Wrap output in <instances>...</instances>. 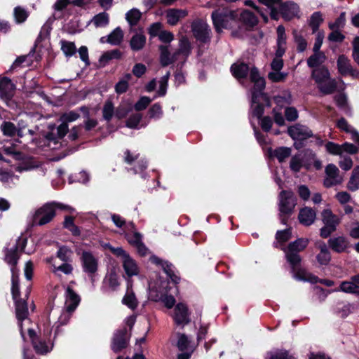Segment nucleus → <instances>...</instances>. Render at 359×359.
<instances>
[{
	"label": "nucleus",
	"mask_w": 359,
	"mask_h": 359,
	"mask_svg": "<svg viewBox=\"0 0 359 359\" xmlns=\"http://www.w3.org/2000/svg\"><path fill=\"white\" fill-rule=\"evenodd\" d=\"M170 45L159 46L160 62L163 67L178 62L177 68L181 69L191 53V46L189 39L182 36L179 40L178 48L172 54L169 50Z\"/></svg>",
	"instance_id": "obj_1"
},
{
	"label": "nucleus",
	"mask_w": 359,
	"mask_h": 359,
	"mask_svg": "<svg viewBox=\"0 0 359 359\" xmlns=\"http://www.w3.org/2000/svg\"><path fill=\"white\" fill-rule=\"evenodd\" d=\"M72 210L68 205L61 203H47L38 208L32 216V225L43 226L49 223L55 216L56 208Z\"/></svg>",
	"instance_id": "obj_2"
},
{
	"label": "nucleus",
	"mask_w": 359,
	"mask_h": 359,
	"mask_svg": "<svg viewBox=\"0 0 359 359\" xmlns=\"http://www.w3.org/2000/svg\"><path fill=\"white\" fill-rule=\"evenodd\" d=\"M211 17L216 32L220 33L223 29L232 27V24L238 17V13L228 8H222L214 11Z\"/></svg>",
	"instance_id": "obj_3"
},
{
	"label": "nucleus",
	"mask_w": 359,
	"mask_h": 359,
	"mask_svg": "<svg viewBox=\"0 0 359 359\" xmlns=\"http://www.w3.org/2000/svg\"><path fill=\"white\" fill-rule=\"evenodd\" d=\"M309 243V239L301 238L288 244L287 248L285 249L284 251L286 260L290 264V266L300 264L302 257L299 253L307 247Z\"/></svg>",
	"instance_id": "obj_4"
},
{
	"label": "nucleus",
	"mask_w": 359,
	"mask_h": 359,
	"mask_svg": "<svg viewBox=\"0 0 359 359\" xmlns=\"http://www.w3.org/2000/svg\"><path fill=\"white\" fill-rule=\"evenodd\" d=\"M50 131L45 135V142L47 146L51 149H56L60 146V140L65 136L68 131V126L65 123H61L59 126L55 125L49 126Z\"/></svg>",
	"instance_id": "obj_5"
},
{
	"label": "nucleus",
	"mask_w": 359,
	"mask_h": 359,
	"mask_svg": "<svg viewBox=\"0 0 359 359\" xmlns=\"http://www.w3.org/2000/svg\"><path fill=\"white\" fill-rule=\"evenodd\" d=\"M322 221L324 226L320 229V236L327 238L336 231L337 226L340 223V218L334 215L330 209H325L322 212Z\"/></svg>",
	"instance_id": "obj_6"
},
{
	"label": "nucleus",
	"mask_w": 359,
	"mask_h": 359,
	"mask_svg": "<svg viewBox=\"0 0 359 359\" xmlns=\"http://www.w3.org/2000/svg\"><path fill=\"white\" fill-rule=\"evenodd\" d=\"M131 333H130L126 327H122L116 330L111 338V348L118 353L125 349L129 344Z\"/></svg>",
	"instance_id": "obj_7"
},
{
	"label": "nucleus",
	"mask_w": 359,
	"mask_h": 359,
	"mask_svg": "<svg viewBox=\"0 0 359 359\" xmlns=\"http://www.w3.org/2000/svg\"><path fill=\"white\" fill-rule=\"evenodd\" d=\"M278 208L282 214H292L297 205V198L290 190H283L278 196Z\"/></svg>",
	"instance_id": "obj_8"
},
{
	"label": "nucleus",
	"mask_w": 359,
	"mask_h": 359,
	"mask_svg": "<svg viewBox=\"0 0 359 359\" xmlns=\"http://www.w3.org/2000/svg\"><path fill=\"white\" fill-rule=\"evenodd\" d=\"M250 81L254 83L252 89V102H257L260 100V97L264 95V90L265 88L266 82L263 77L259 75L257 68L253 67L250 72Z\"/></svg>",
	"instance_id": "obj_9"
},
{
	"label": "nucleus",
	"mask_w": 359,
	"mask_h": 359,
	"mask_svg": "<svg viewBox=\"0 0 359 359\" xmlns=\"http://www.w3.org/2000/svg\"><path fill=\"white\" fill-rule=\"evenodd\" d=\"M318 90L324 95L333 94L335 91H344L346 84L341 79L338 80L332 79L330 76L329 79H325L322 83L316 85Z\"/></svg>",
	"instance_id": "obj_10"
},
{
	"label": "nucleus",
	"mask_w": 359,
	"mask_h": 359,
	"mask_svg": "<svg viewBox=\"0 0 359 359\" xmlns=\"http://www.w3.org/2000/svg\"><path fill=\"white\" fill-rule=\"evenodd\" d=\"M191 30L194 37L202 44L210 42L211 29L208 25L202 20L194 21L191 25Z\"/></svg>",
	"instance_id": "obj_11"
},
{
	"label": "nucleus",
	"mask_w": 359,
	"mask_h": 359,
	"mask_svg": "<svg viewBox=\"0 0 359 359\" xmlns=\"http://www.w3.org/2000/svg\"><path fill=\"white\" fill-rule=\"evenodd\" d=\"M81 262L83 272L92 277L98 269V259L89 251H83L81 255Z\"/></svg>",
	"instance_id": "obj_12"
},
{
	"label": "nucleus",
	"mask_w": 359,
	"mask_h": 359,
	"mask_svg": "<svg viewBox=\"0 0 359 359\" xmlns=\"http://www.w3.org/2000/svg\"><path fill=\"white\" fill-rule=\"evenodd\" d=\"M289 136L294 140H305L313 137V134L306 126L297 123L287 128Z\"/></svg>",
	"instance_id": "obj_13"
},
{
	"label": "nucleus",
	"mask_w": 359,
	"mask_h": 359,
	"mask_svg": "<svg viewBox=\"0 0 359 359\" xmlns=\"http://www.w3.org/2000/svg\"><path fill=\"white\" fill-rule=\"evenodd\" d=\"M15 314L16 318L18 320V326L20 331V334L23 340H25V334L23 332L22 328V321L28 319L29 311L27 308V304L25 300H22L20 299L15 300Z\"/></svg>",
	"instance_id": "obj_14"
},
{
	"label": "nucleus",
	"mask_w": 359,
	"mask_h": 359,
	"mask_svg": "<svg viewBox=\"0 0 359 359\" xmlns=\"http://www.w3.org/2000/svg\"><path fill=\"white\" fill-rule=\"evenodd\" d=\"M120 285L118 276L114 269L108 271L103 280L101 290L103 293L116 291Z\"/></svg>",
	"instance_id": "obj_15"
},
{
	"label": "nucleus",
	"mask_w": 359,
	"mask_h": 359,
	"mask_svg": "<svg viewBox=\"0 0 359 359\" xmlns=\"http://www.w3.org/2000/svg\"><path fill=\"white\" fill-rule=\"evenodd\" d=\"M325 173L326 177L324 180L323 184L326 187H331L340 184L343 180L342 177L339 175L338 168L332 163L326 166Z\"/></svg>",
	"instance_id": "obj_16"
},
{
	"label": "nucleus",
	"mask_w": 359,
	"mask_h": 359,
	"mask_svg": "<svg viewBox=\"0 0 359 359\" xmlns=\"http://www.w3.org/2000/svg\"><path fill=\"white\" fill-rule=\"evenodd\" d=\"M28 334L36 353L43 355L50 351L51 348L48 346L46 341L38 337L33 329L28 328Z\"/></svg>",
	"instance_id": "obj_17"
},
{
	"label": "nucleus",
	"mask_w": 359,
	"mask_h": 359,
	"mask_svg": "<svg viewBox=\"0 0 359 359\" xmlns=\"http://www.w3.org/2000/svg\"><path fill=\"white\" fill-rule=\"evenodd\" d=\"M337 66L339 73L343 76L350 75L356 77L358 74V72L353 68L350 60L344 55L339 56Z\"/></svg>",
	"instance_id": "obj_18"
},
{
	"label": "nucleus",
	"mask_w": 359,
	"mask_h": 359,
	"mask_svg": "<svg viewBox=\"0 0 359 359\" xmlns=\"http://www.w3.org/2000/svg\"><path fill=\"white\" fill-rule=\"evenodd\" d=\"M174 320L178 325H185L190 322L189 313L187 306L183 303H179L175 308Z\"/></svg>",
	"instance_id": "obj_19"
},
{
	"label": "nucleus",
	"mask_w": 359,
	"mask_h": 359,
	"mask_svg": "<svg viewBox=\"0 0 359 359\" xmlns=\"http://www.w3.org/2000/svg\"><path fill=\"white\" fill-rule=\"evenodd\" d=\"M300 264H296L291 266V273L294 279L299 281H307L312 283H317L318 277L308 272L305 269L299 266Z\"/></svg>",
	"instance_id": "obj_20"
},
{
	"label": "nucleus",
	"mask_w": 359,
	"mask_h": 359,
	"mask_svg": "<svg viewBox=\"0 0 359 359\" xmlns=\"http://www.w3.org/2000/svg\"><path fill=\"white\" fill-rule=\"evenodd\" d=\"M81 298L74 290L67 287L65 292V307L69 313L73 312L79 304Z\"/></svg>",
	"instance_id": "obj_21"
},
{
	"label": "nucleus",
	"mask_w": 359,
	"mask_h": 359,
	"mask_svg": "<svg viewBox=\"0 0 359 359\" xmlns=\"http://www.w3.org/2000/svg\"><path fill=\"white\" fill-rule=\"evenodd\" d=\"M15 90V85L12 81L4 77L0 81V97L6 100L11 99Z\"/></svg>",
	"instance_id": "obj_22"
},
{
	"label": "nucleus",
	"mask_w": 359,
	"mask_h": 359,
	"mask_svg": "<svg viewBox=\"0 0 359 359\" xmlns=\"http://www.w3.org/2000/svg\"><path fill=\"white\" fill-rule=\"evenodd\" d=\"M316 218V212L310 207H304L300 209L298 219L304 226H311L314 223Z\"/></svg>",
	"instance_id": "obj_23"
},
{
	"label": "nucleus",
	"mask_w": 359,
	"mask_h": 359,
	"mask_svg": "<svg viewBox=\"0 0 359 359\" xmlns=\"http://www.w3.org/2000/svg\"><path fill=\"white\" fill-rule=\"evenodd\" d=\"M299 12V6L293 2L283 4L280 0V13L286 20H290L295 17Z\"/></svg>",
	"instance_id": "obj_24"
},
{
	"label": "nucleus",
	"mask_w": 359,
	"mask_h": 359,
	"mask_svg": "<svg viewBox=\"0 0 359 359\" xmlns=\"http://www.w3.org/2000/svg\"><path fill=\"white\" fill-rule=\"evenodd\" d=\"M187 15L188 12L187 10L170 8L166 11L165 17L168 24L171 26H175Z\"/></svg>",
	"instance_id": "obj_25"
},
{
	"label": "nucleus",
	"mask_w": 359,
	"mask_h": 359,
	"mask_svg": "<svg viewBox=\"0 0 359 359\" xmlns=\"http://www.w3.org/2000/svg\"><path fill=\"white\" fill-rule=\"evenodd\" d=\"M328 244L333 251L341 253L348 248L349 243L344 236H338L330 238Z\"/></svg>",
	"instance_id": "obj_26"
},
{
	"label": "nucleus",
	"mask_w": 359,
	"mask_h": 359,
	"mask_svg": "<svg viewBox=\"0 0 359 359\" xmlns=\"http://www.w3.org/2000/svg\"><path fill=\"white\" fill-rule=\"evenodd\" d=\"M250 68L246 63L237 62L233 63L231 67V72L233 76L237 79H245L250 72Z\"/></svg>",
	"instance_id": "obj_27"
},
{
	"label": "nucleus",
	"mask_w": 359,
	"mask_h": 359,
	"mask_svg": "<svg viewBox=\"0 0 359 359\" xmlns=\"http://www.w3.org/2000/svg\"><path fill=\"white\" fill-rule=\"evenodd\" d=\"M20 254L18 250L14 247L5 250V262L11 266V271L14 269L15 271H19L16 265L20 259Z\"/></svg>",
	"instance_id": "obj_28"
},
{
	"label": "nucleus",
	"mask_w": 359,
	"mask_h": 359,
	"mask_svg": "<svg viewBox=\"0 0 359 359\" xmlns=\"http://www.w3.org/2000/svg\"><path fill=\"white\" fill-rule=\"evenodd\" d=\"M132 287V283L130 280H128V290L124 295L122 303L127 306L131 310H135L138 306V301L133 292V290L130 288Z\"/></svg>",
	"instance_id": "obj_29"
},
{
	"label": "nucleus",
	"mask_w": 359,
	"mask_h": 359,
	"mask_svg": "<svg viewBox=\"0 0 359 359\" xmlns=\"http://www.w3.org/2000/svg\"><path fill=\"white\" fill-rule=\"evenodd\" d=\"M123 267L126 274L128 277H132L133 276H137L139 273V267L136 263V262L128 255L126 258L122 260Z\"/></svg>",
	"instance_id": "obj_30"
},
{
	"label": "nucleus",
	"mask_w": 359,
	"mask_h": 359,
	"mask_svg": "<svg viewBox=\"0 0 359 359\" xmlns=\"http://www.w3.org/2000/svg\"><path fill=\"white\" fill-rule=\"evenodd\" d=\"M325 60L326 56L323 52H313L307 59L306 63L309 67L315 69L323 66L322 65L325 62Z\"/></svg>",
	"instance_id": "obj_31"
},
{
	"label": "nucleus",
	"mask_w": 359,
	"mask_h": 359,
	"mask_svg": "<svg viewBox=\"0 0 359 359\" xmlns=\"http://www.w3.org/2000/svg\"><path fill=\"white\" fill-rule=\"evenodd\" d=\"M330 76V72L325 66L315 68L311 72V78L314 80L316 85L322 83L325 79H329Z\"/></svg>",
	"instance_id": "obj_32"
},
{
	"label": "nucleus",
	"mask_w": 359,
	"mask_h": 359,
	"mask_svg": "<svg viewBox=\"0 0 359 359\" xmlns=\"http://www.w3.org/2000/svg\"><path fill=\"white\" fill-rule=\"evenodd\" d=\"M320 252L316 256V259L320 265H327L331 259V255L327 246L322 243L318 246Z\"/></svg>",
	"instance_id": "obj_33"
},
{
	"label": "nucleus",
	"mask_w": 359,
	"mask_h": 359,
	"mask_svg": "<svg viewBox=\"0 0 359 359\" xmlns=\"http://www.w3.org/2000/svg\"><path fill=\"white\" fill-rule=\"evenodd\" d=\"M238 15L240 16V20L249 28L253 27L258 22L257 17L249 11L245 10L238 14Z\"/></svg>",
	"instance_id": "obj_34"
},
{
	"label": "nucleus",
	"mask_w": 359,
	"mask_h": 359,
	"mask_svg": "<svg viewBox=\"0 0 359 359\" xmlns=\"http://www.w3.org/2000/svg\"><path fill=\"white\" fill-rule=\"evenodd\" d=\"M146 43V36L142 33H136L130 39V46L133 50H142Z\"/></svg>",
	"instance_id": "obj_35"
},
{
	"label": "nucleus",
	"mask_w": 359,
	"mask_h": 359,
	"mask_svg": "<svg viewBox=\"0 0 359 359\" xmlns=\"http://www.w3.org/2000/svg\"><path fill=\"white\" fill-rule=\"evenodd\" d=\"M339 290L345 293L359 294V285L351 280L342 281L339 285Z\"/></svg>",
	"instance_id": "obj_36"
},
{
	"label": "nucleus",
	"mask_w": 359,
	"mask_h": 359,
	"mask_svg": "<svg viewBox=\"0 0 359 359\" xmlns=\"http://www.w3.org/2000/svg\"><path fill=\"white\" fill-rule=\"evenodd\" d=\"M323 21L322 13L320 11H316L311 15L308 20V25L311 28L313 33H316L318 30Z\"/></svg>",
	"instance_id": "obj_37"
},
{
	"label": "nucleus",
	"mask_w": 359,
	"mask_h": 359,
	"mask_svg": "<svg viewBox=\"0 0 359 359\" xmlns=\"http://www.w3.org/2000/svg\"><path fill=\"white\" fill-rule=\"evenodd\" d=\"M262 4L266 5L270 9V16L273 20H278L280 10V0H258Z\"/></svg>",
	"instance_id": "obj_38"
},
{
	"label": "nucleus",
	"mask_w": 359,
	"mask_h": 359,
	"mask_svg": "<svg viewBox=\"0 0 359 359\" xmlns=\"http://www.w3.org/2000/svg\"><path fill=\"white\" fill-rule=\"evenodd\" d=\"M123 39V32L122 29L118 27L114 29L107 37V43L111 45L118 46Z\"/></svg>",
	"instance_id": "obj_39"
},
{
	"label": "nucleus",
	"mask_w": 359,
	"mask_h": 359,
	"mask_svg": "<svg viewBox=\"0 0 359 359\" xmlns=\"http://www.w3.org/2000/svg\"><path fill=\"white\" fill-rule=\"evenodd\" d=\"M12 277H11V293L13 300L20 299V287H19V271H15L12 269Z\"/></svg>",
	"instance_id": "obj_40"
},
{
	"label": "nucleus",
	"mask_w": 359,
	"mask_h": 359,
	"mask_svg": "<svg viewBox=\"0 0 359 359\" xmlns=\"http://www.w3.org/2000/svg\"><path fill=\"white\" fill-rule=\"evenodd\" d=\"M91 22L95 27H104L109 22V14L106 12L100 13L93 18Z\"/></svg>",
	"instance_id": "obj_41"
},
{
	"label": "nucleus",
	"mask_w": 359,
	"mask_h": 359,
	"mask_svg": "<svg viewBox=\"0 0 359 359\" xmlns=\"http://www.w3.org/2000/svg\"><path fill=\"white\" fill-rule=\"evenodd\" d=\"M121 57L120 50H111L104 52L100 57L99 62L102 66H105L112 59H119Z\"/></svg>",
	"instance_id": "obj_42"
},
{
	"label": "nucleus",
	"mask_w": 359,
	"mask_h": 359,
	"mask_svg": "<svg viewBox=\"0 0 359 359\" xmlns=\"http://www.w3.org/2000/svg\"><path fill=\"white\" fill-rule=\"evenodd\" d=\"M17 143H20L19 140H15L11 146L3 147V150L5 154L12 156L15 159L20 160L22 158V154L16 149Z\"/></svg>",
	"instance_id": "obj_43"
},
{
	"label": "nucleus",
	"mask_w": 359,
	"mask_h": 359,
	"mask_svg": "<svg viewBox=\"0 0 359 359\" xmlns=\"http://www.w3.org/2000/svg\"><path fill=\"white\" fill-rule=\"evenodd\" d=\"M294 41L297 44V50L299 53H302L306 50L308 43L304 37L300 34L297 30L292 32Z\"/></svg>",
	"instance_id": "obj_44"
},
{
	"label": "nucleus",
	"mask_w": 359,
	"mask_h": 359,
	"mask_svg": "<svg viewBox=\"0 0 359 359\" xmlns=\"http://www.w3.org/2000/svg\"><path fill=\"white\" fill-rule=\"evenodd\" d=\"M0 129L4 135L13 137L16 134L17 127L11 121H3L0 126Z\"/></svg>",
	"instance_id": "obj_45"
},
{
	"label": "nucleus",
	"mask_w": 359,
	"mask_h": 359,
	"mask_svg": "<svg viewBox=\"0 0 359 359\" xmlns=\"http://www.w3.org/2000/svg\"><path fill=\"white\" fill-rule=\"evenodd\" d=\"M273 99L276 104V107L280 109L285 105H290L292 103V95L290 93H286L283 95L275 96Z\"/></svg>",
	"instance_id": "obj_46"
},
{
	"label": "nucleus",
	"mask_w": 359,
	"mask_h": 359,
	"mask_svg": "<svg viewBox=\"0 0 359 359\" xmlns=\"http://www.w3.org/2000/svg\"><path fill=\"white\" fill-rule=\"evenodd\" d=\"M163 270L170 278L172 283L175 284H178L180 283V278L176 273L175 268L172 264L168 262L167 264H164Z\"/></svg>",
	"instance_id": "obj_47"
},
{
	"label": "nucleus",
	"mask_w": 359,
	"mask_h": 359,
	"mask_svg": "<svg viewBox=\"0 0 359 359\" xmlns=\"http://www.w3.org/2000/svg\"><path fill=\"white\" fill-rule=\"evenodd\" d=\"M114 115H115L114 104L111 100H107L102 108L103 118L107 121H110Z\"/></svg>",
	"instance_id": "obj_48"
},
{
	"label": "nucleus",
	"mask_w": 359,
	"mask_h": 359,
	"mask_svg": "<svg viewBox=\"0 0 359 359\" xmlns=\"http://www.w3.org/2000/svg\"><path fill=\"white\" fill-rule=\"evenodd\" d=\"M61 50L66 57H71L75 54L76 48L73 42L67 41L65 40L61 41Z\"/></svg>",
	"instance_id": "obj_49"
},
{
	"label": "nucleus",
	"mask_w": 359,
	"mask_h": 359,
	"mask_svg": "<svg viewBox=\"0 0 359 359\" xmlns=\"http://www.w3.org/2000/svg\"><path fill=\"white\" fill-rule=\"evenodd\" d=\"M141 15L142 13L138 9L133 8L127 12L126 14V18L128 23L133 26L137 24L141 18Z\"/></svg>",
	"instance_id": "obj_50"
},
{
	"label": "nucleus",
	"mask_w": 359,
	"mask_h": 359,
	"mask_svg": "<svg viewBox=\"0 0 359 359\" xmlns=\"http://www.w3.org/2000/svg\"><path fill=\"white\" fill-rule=\"evenodd\" d=\"M125 238L128 242L133 246L135 247L142 241V236L140 233L134 231L125 234Z\"/></svg>",
	"instance_id": "obj_51"
},
{
	"label": "nucleus",
	"mask_w": 359,
	"mask_h": 359,
	"mask_svg": "<svg viewBox=\"0 0 359 359\" xmlns=\"http://www.w3.org/2000/svg\"><path fill=\"white\" fill-rule=\"evenodd\" d=\"M291 154V149L288 147H279L274 150L273 156H275L279 162H283Z\"/></svg>",
	"instance_id": "obj_52"
},
{
	"label": "nucleus",
	"mask_w": 359,
	"mask_h": 359,
	"mask_svg": "<svg viewBox=\"0 0 359 359\" xmlns=\"http://www.w3.org/2000/svg\"><path fill=\"white\" fill-rule=\"evenodd\" d=\"M170 76V72H168L163 76L159 81V88L157 91L158 96L163 97L166 94L168 80Z\"/></svg>",
	"instance_id": "obj_53"
},
{
	"label": "nucleus",
	"mask_w": 359,
	"mask_h": 359,
	"mask_svg": "<svg viewBox=\"0 0 359 359\" xmlns=\"http://www.w3.org/2000/svg\"><path fill=\"white\" fill-rule=\"evenodd\" d=\"M72 254V252L69 248L61 246L57 252V257L64 262H67L71 261Z\"/></svg>",
	"instance_id": "obj_54"
},
{
	"label": "nucleus",
	"mask_w": 359,
	"mask_h": 359,
	"mask_svg": "<svg viewBox=\"0 0 359 359\" xmlns=\"http://www.w3.org/2000/svg\"><path fill=\"white\" fill-rule=\"evenodd\" d=\"M28 15L29 14L25 8L20 6H17L15 8L14 17L17 23L24 22L28 18Z\"/></svg>",
	"instance_id": "obj_55"
},
{
	"label": "nucleus",
	"mask_w": 359,
	"mask_h": 359,
	"mask_svg": "<svg viewBox=\"0 0 359 359\" xmlns=\"http://www.w3.org/2000/svg\"><path fill=\"white\" fill-rule=\"evenodd\" d=\"M251 109L252 116L259 119L264 112V104L261 103L260 100L255 103L252 101Z\"/></svg>",
	"instance_id": "obj_56"
},
{
	"label": "nucleus",
	"mask_w": 359,
	"mask_h": 359,
	"mask_svg": "<svg viewBox=\"0 0 359 359\" xmlns=\"http://www.w3.org/2000/svg\"><path fill=\"white\" fill-rule=\"evenodd\" d=\"M69 262H64L62 264L58 266L53 265V272L55 274H57L59 271L65 273V275L71 274L73 271V266Z\"/></svg>",
	"instance_id": "obj_57"
},
{
	"label": "nucleus",
	"mask_w": 359,
	"mask_h": 359,
	"mask_svg": "<svg viewBox=\"0 0 359 359\" xmlns=\"http://www.w3.org/2000/svg\"><path fill=\"white\" fill-rule=\"evenodd\" d=\"M346 22V13L342 12L334 22L329 23V28L332 30L339 29L344 27Z\"/></svg>",
	"instance_id": "obj_58"
},
{
	"label": "nucleus",
	"mask_w": 359,
	"mask_h": 359,
	"mask_svg": "<svg viewBox=\"0 0 359 359\" xmlns=\"http://www.w3.org/2000/svg\"><path fill=\"white\" fill-rule=\"evenodd\" d=\"M178 335V340L177 343V346L178 349L181 351L187 350L189 344H190V340L188 339L187 336L184 334H177Z\"/></svg>",
	"instance_id": "obj_59"
},
{
	"label": "nucleus",
	"mask_w": 359,
	"mask_h": 359,
	"mask_svg": "<svg viewBox=\"0 0 359 359\" xmlns=\"http://www.w3.org/2000/svg\"><path fill=\"white\" fill-rule=\"evenodd\" d=\"M290 168L294 172L300 171L302 168V158L300 155H294L292 157L290 162Z\"/></svg>",
	"instance_id": "obj_60"
},
{
	"label": "nucleus",
	"mask_w": 359,
	"mask_h": 359,
	"mask_svg": "<svg viewBox=\"0 0 359 359\" xmlns=\"http://www.w3.org/2000/svg\"><path fill=\"white\" fill-rule=\"evenodd\" d=\"M325 149L327 152L333 155H339L341 156V144H338L332 142H328L325 144Z\"/></svg>",
	"instance_id": "obj_61"
},
{
	"label": "nucleus",
	"mask_w": 359,
	"mask_h": 359,
	"mask_svg": "<svg viewBox=\"0 0 359 359\" xmlns=\"http://www.w3.org/2000/svg\"><path fill=\"white\" fill-rule=\"evenodd\" d=\"M149 115L151 118H160L163 115L161 106L158 103H155L149 109Z\"/></svg>",
	"instance_id": "obj_62"
},
{
	"label": "nucleus",
	"mask_w": 359,
	"mask_h": 359,
	"mask_svg": "<svg viewBox=\"0 0 359 359\" xmlns=\"http://www.w3.org/2000/svg\"><path fill=\"white\" fill-rule=\"evenodd\" d=\"M141 120L142 115L140 114H132L126 121V125L130 128H137Z\"/></svg>",
	"instance_id": "obj_63"
},
{
	"label": "nucleus",
	"mask_w": 359,
	"mask_h": 359,
	"mask_svg": "<svg viewBox=\"0 0 359 359\" xmlns=\"http://www.w3.org/2000/svg\"><path fill=\"white\" fill-rule=\"evenodd\" d=\"M334 312L340 315L341 317L345 318L350 313V306L348 304L342 302L338 303L334 308Z\"/></svg>",
	"instance_id": "obj_64"
}]
</instances>
